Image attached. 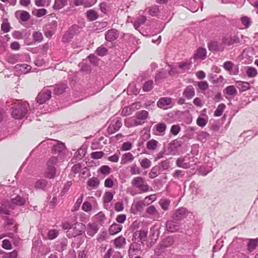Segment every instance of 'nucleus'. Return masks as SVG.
<instances>
[{
    "mask_svg": "<svg viewBox=\"0 0 258 258\" xmlns=\"http://www.w3.org/2000/svg\"><path fill=\"white\" fill-rule=\"evenodd\" d=\"M131 184L133 187L138 189L140 193L147 192L152 190L145 179L141 176L134 177L131 181Z\"/></svg>",
    "mask_w": 258,
    "mask_h": 258,
    "instance_id": "nucleus-1",
    "label": "nucleus"
},
{
    "mask_svg": "<svg viewBox=\"0 0 258 258\" xmlns=\"http://www.w3.org/2000/svg\"><path fill=\"white\" fill-rule=\"evenodd\" d=\"M27 103H22L19 102L18 104L13 108L12 115L15 119H20L25 117L27 112Z\"/></svg>",
    "mask_w": 258,
    "mask_h": 258,
    "instance_id": "nucleus-2",
    "label": "nucleus"
},
{
    "mask_svg": "<svg viewBox=\"0 0 258 258\" xmlns=\"http://www.w3.org/2000/svg\"><path fill=\"white\" fill-rule=\"evenodd\" d=\"M194 162L193 158L190 157L189 155H185L177 158L176 161V165L180 168L188 169L191 167V163Z\"/></svg>",
    "mask_w": 258,
    "mask_h": 258,
    "instance_id": "nucleus-3",
    "label": "nucleus"
},
{
    "mask_svg": "<svg viewBox=\"0 0 258 258\" xmlns=\"http://www.w3.org/2000/svg\"><path fill=\"white\" fill-rule=\"evenodd\" d=\"M222 43L227 46H230L234 44L239 43L240 40L238 37L234 34H228L222 38Z\"/></svg>",
    "mask_w": 258,
    "mask_h": 258,
    "instance_id": "nucleus-4",
    "label": "nucleus"
},
{
    "mask_svg": "<svg viewBox=\"0 0 258 258\" xmlns=\"http://www.w3.org/2000/svg\"><path fill=\"white\" fill-rule=\"evenodd\" d=\"M148 231L146 230H137L133 234V241L141 242L144 243L146 241Z\"/></svg>",
    "mask_w": 258,
    "mask_h": 258,
    "instance_id": "nucleus-5",
    "label": "nucleus"
},
{
    "mask_svg": "<svg viewBox=\"0 0 258 258\" xmlns=\"http://www.w3.org/2000/svg\"><path fill=\"white\" fill-rule=\"evenodd\" d=\"M51 97V92L49 90L41 91L36 97L37 102L39 104H42L49 100Z\"/></svg>",
    "mask_w": 258,
    "mask_h": 258,
    "instance_id": "nucleus-6",
    "label": "nucleus"
},
{
    "mask_svg": "<svg viewBox=\"0 0 258 258\" xmlns=\"http://www.w3.org/2000/svg\"><path fill=\"white\" fill-rule=\"evenodd\" d=\"M121 126L122 123L121 120L118 119H114L111 121L107 128V132L108 134H112L118 131Z\"/></svg>",
    "mask_w": 258,
    "mask_h": 258,
    "instance_id": "nucleus-7",
    "label": "nucleus"
},
{
    "mask_svg": "<svg viewBox=\"0 0 258 258\" xmlns=\"http://www.w3.org/2000/svg\"><path fill=\"white\" fill-rule=\"evenodd\" d=\"M66 150L64 144L57 142L55 145H53L52 151L53 153L58 154L59 158H61L64 156Z\"/></svg>",
    "mask_w": 258,
    "mask_h": 258,
    "instance_id": "nucleus-8",
    "label": "nucleus"
},
{
    "mask_svg": "<svg viewBox=\"0 0 258 258\" xmlns=\"http://www.w3.org/2000/svg\"><path fill=\"white\" fill-rule=\"evenodd\" d=\"M72 229L73 230V235L75 237L84 232L85 226L83 223L77 222L72 225Z\"/></svg>",
    "mask_w": 258,
    "mask_h": 258,
    "instance_id": "nucleus-9",
    "label": "nucleus"
},
{
    "mask_svg": "<svg viewBox=\"0 0 258 258\" xmlns=\"http://www.w3.org/2000/svg\"><path fill=\"white\" fill-rule=\"evenodd\" d=\"M187 216L186 210L184 208H180L177 209L173 215V219L174 221H180L185 218Z\"/></svg>",
    "mask_w": 258,
    "mask_h": 258,
    "instance_id": "nucleus-10",
    "label": "nucleus"
},
{
    "mask_svg": "<svg viewBox=\"0 0 258 258\" xmlns=\"http://www.w3.org/2000/svg\"><path fill=\"white\" fill-rule=\"evenodd\" d=\"M99 229L98 225L96 223H89L87 226V233L90 236L93 237Z\"/></svg>",
    "mask_w": 258,
    "mask_h": 258,
    "instance_id": "nucleus-11",
    "label": "nucleus"
},
{
    "mask_svg": "<svg viewBox=\"0 0 258 258\" xmlns=\"http://www.w3.org/2000/svg\"><path fill=\"white\" fill-rule=\"evenodd\" d=\"M183 96L187 99H192L195 95V90L192 85L187 86L183 90Z\"/></svg>",
    "mask_w": 258,
    "mask_h": 258,
    "instance_id": "nucleus-12",
    "label": "nucleus"
},
{
    "mask_svg": "<svg viewBox=\"0 0 258 258\" xmlns=\"http://www.w3.org/2000/svg\"><path fill=\"white\" fill-rule=\"evenodd\" d=\"M179 228V225L178 223L174 220L167 221L166 224V230L170 232H174L177 231Z\"/></svg>",
    "mask_w": 258,
    "mask_h": 258,
    "instance_id": "nucleus-13",
    "label": "nucleus"
},
{
    "mask_svg": "<svg viewBox=\"0 0 258 258\" xmlns=\"http://www.w3.org/2000/svg\"><path fill=\"white\" fill-rule=\"evenodd\" d=\"M119 35L118 32L115 29H111L108 31L105 34V39L111 42L116 40Z\"/></svg>",
    "mask_w": 258,
    "mask_h": 258,
    "instance_id": "nucleus-14",
    "label": "nucleus"
},
{
    "mask_svg": "<svg viewBox=\"0 0 258 258\" xmlns=\"http://www.w3.org/2000/svg\"><path fill=\"white\" fill-rule=\"evenodd\" d=\"M9 209H13L12 205H10V202L7 201L3 202L1 206H0V214L9 215Z\"/></svg>",
    "mask_w": 258,
    "mask_h": 258,
    "instance_id": "nucleus-15",
    "label": "nucleus"
},
{
    "mask_svg": "<svg viewBox=\"0 0 258 258\" xmlns=\"http://www.w3.org/2000/svg\"><path fill=\"white\" fill-rule=\"evenodd\" d=\"M171 103V99L169 97L161 98L157 102V106L159 108L166 109V107Z\"/></svg>",
    "mask_w": 258,
    "mask_h": 258,
    "instance_id": "nucleus-16",
    "label": "nucleus"
},
{
    "mask_svg": "<svg viewBox=\"0 0 258 258\" xmlns=\"http://www.w3.org/2000/svg\"><path fill=\"white\" fill-rule=\"evenodd\" d=\"M207 54L206 48L199 47L197 49L194 56V59H204Z\"/></svg>",
    "mask_w": 258,
    "mask_h": 258,
    "instance_id": "nucleus-17",
    "label": "nucleus"
},
{
    "mask_svg": "<svg viewBox=\"0 0 258 258\" xmlns=\"http://www.w3.org/2000/svg\"><path fill=\"white\" fill-rule=\"evenodd\" d=\"M26 202V200L19 196H17L15 198L12 199L10 205H12L13 209L15 206H22Z\"/></svg>",
    "mask_w": 258,
    "mask_h": 258,
    "instance_id": "nucleus-18",
    "label": "nucleus"
},
{
    "mask_svg": "<svg viewBox=\"0 0 258 258\" xmlns=\"http://www.w3.org/2000/svg\"><path fill=\"white\" fill-rule=\"evenodd\" d=\"M134 159L135 157L131 153H125L122 155L121 158L120 164L121 165L126 164L127 163L131 162L132 161H133L134 160Z\"/></svg>",
    "mask_w": 258,
    "mask_h": 258,
    "instance_id": "nucleus-19",
    "label": "nucleus"
},
{
    "mask_svg": "<svg viewBox=\"0 0 258 258\" xmlns=\"http://www.w3.org/2000/svg\"><path fill=\"white\" fill-rule=\"evenodd\" d=\"M114 246L117 248H122L126 244V240L122 236H119L113 240Z\"/></svg>",
    "mask_w": 258,
    "mask_h": 258,
    "instance_id": "nucleus-20",
    "label": "nucleus"
},
{
    "mask_svg": "<svg viewBox=\"0 0 258 258\" xmlns=\"http://www.w3.org/2000/svg\"><path fill=\"white\" fill-rule=\"evenodd\" d=\"M258 246V238L249 239L247 249L249 252H252Z\"/></svg>",
    "mask_w": 258,
    "mask_h": 258,
    "instance_id": "nucleus-21",
    "label": "nucleus"
},
{
    "mask_svg": "<svg viewBox=\"0 0 258 258\" xmlns=\"http://www.w3.org/2000/svg\"><path fill=\"white\" fill-rule=\"evenodd\" d=\"M208 47L210 50L218 51H222L224 49V47L222 44H219L216 41H213L209 43Z\"/></svg>",
    "mask_w": 258,
    "mask_h": 258,
    "instance_id": "nucleus-22",
    "label": "nucleus"
},
{
    "mask_svg": "<svg viewBox=\"0 0 258 258\" xmlns=\"http://www.w3.org/2000/svg\"><path fill=\"white\" fill-rule=\"evenodd\" d=\"M16 16L20 18L22 21H27L30 17L28 12L25 11H18L15 13Z\"/></svg>",
    "mask_w": 258,
    "mask_h": 258,
    "instance_id": "nucleus-23",
    "label": "nucleus"
},
{
    "mask_svg": "<svg viewBox=\"0 0 258 258\" xmlns=\"http://www.w3.org/2000/svg\"><path fill=\"white\" fill-rule=\"evenodd\" d=\"M234 66V64L231 61H226L223 64V68L226 71L229 72L230 74L236 75L238 73V70L232 73Z\"/></svg>",
    "mask_w": 258,
    "mask_h": 258,
    "instance_id": "nucleus-24",
    "label": "nucleus"
},
{
    "mask_svg": "<svg viewBox=\"0 0 258 258\" xmlns=\"http://www.w3.org/2000/svg\"><path fill=\"white\" fill-rule=\"evenodd\" d=\"M174 239L172 236H167L164 238L160 242L166 248L171 247L174 243Z\"/></svg>",
    "mask_w": 258,
    "mask_h": 258,
    "instance_id": "nucleus-25",
    "label": "nucleus"
},
{
    "mask_svg": "<svg viewBox=\"0 0 258 258\" xmlns=\"http://www.w3.org/2000/svg\"><path fill=\"white\" fill-rule=\"evenodd\" d=\"M129 247L128 253L138 252L141 250V244L138 241H133Z\"/></svg>",
    "mask_w": 258,
    "mask_h": 258,
    "instance_id": "nucleus-26",
    "label": "nucleus"
},
{
    "mask_svg": "<svg viewBox=\"0 0 258 258\" xmlns=\"http://www.w3.org/2000/svg\"><path fill=\"white\" fill-rule=\"evenodd\" d=\"M122 228V225L114 223L112 224L109 229V233L110 235H114L119 232Z\"/></svg>",
    "mask_w": 258,
    "mask_h": 258,
    "instance_id": "nucleus-27",
    "label": "nucleus"
},
{
    "mask_svg": "<svg viewBox=\"0 0 258 258\" xmlns=\"http://www.w3.org/2000/svg\"><path fill=\"white\" fill-rule=\"evenodd\" d=\"M237 87L240 92H244L250 88V84L246 82L236 81Z\"/></svg>",
    "mask_w": 258,
    "mask_h": 258,
    "instance_id": "nucleus-28",
    "label": "nucleus"
},
{
    "mask_svg": "<svg viewBox=\"0 0 258 258\" xmlns=\"http://www.w3.org/2000/svg\"><path fill=\"white\" fill-rule=\"evenodd\" d=\"M191 62L187 61L181 62L178 63V68L180 73H184L190 69Z\"/></svg>",
    "mask_w": 258,
    "mask_h": 258,
    "instance_id": "nucleus-29",
    "label": "nucleus"
},
{
    "mask_svg": "<svg viewBox=\"0 0 258 258\" xmlns=\"http://www.w3.org/2000/svg\"><path fill=\"white\" fill-rule=\"evenodd\" d=\"M167 125L165 123H159L155 125L157 135L159 136H164L165 134Z\"/></svg>",
    "mask_w": 258,
    "mask_h": 258,
    "instance_id": "nucleus-30",
    "label": "nucleus"
},
{
    "mask_svg": "<svg viewBox=\"0 0 258 258\" xmlns=\"http://www.w3.org/2000/svg\"><path fill=\"white\" fill-rule=\"evenodd\" d=\"M56 169L54 166H47L46 176L49 178H53L56 175Z\"/></svg>",
    "mask_w": 258,
    "mask_h": 258,
    "instance_id": "nucleus-31",
    "label": "nucleus"
},
{
    "mask_svg": "<svg viewBox=\"0 0 258 258\" xmlns=\"http://www.w3.org/2000/svg\"><path fill=\"white\" fill-rule=\"evenodd\" d=\"M68 0H55L53 8L55 10H60L67 5Z\"/></svg>",
    "mask_w": 258,
    "mask_h": 258,
    "instance_id": "nucleus-32",
    "label": "nucleus"
},
{
    "mask_svg": "<svg viewBox=\"0 0 258 258\" xmlns=\"http://www.w3.org/2000/svg\"><path fill=\"white\" fill-rule=\"evenodd\" d=\"M166 249L160 242L154 249L155 254L157 256H161L166 252Z\"/></svg>",
    "mask_w": 258,
    "mask_h": 258,
    "instance_id": "nucleus-33",
    "label": "nucleus"
},
{
    "mask_svg": "<svg viewBox=\"0 0 258 258\" xmlns=\"http://www.w3.org/2000/svg\"><path fill=\"white\" fill-rule=\"evenodd\" d=\"M67 88L66 84H62L56 85L54 89V93L56 95L62 94Z\"/></svg>",
    "mask_w": 258,
    "mask_h": 258,
    "instance_id": "nucleus-34",
    "label": "nucleus"
},
{
    "mask_svg": "<svg viewBox=\"0 0 258 258\" xmlns=\"http://www.w3.org/2000/svg\"><path fill=\"white\" fill-rule=\"evenodd\" d=\"M212 170V167L211 166H202L199 168V172L200 174L205 176Z\"/></svg>",
    "mask_w": 258,
    "mask_h": 258,
    "instance_id": "nucleus-35",
    "label": "nucleus"
},
{
    "mask_svg": "<svg viewBox=\"0 0 258 258\" xmlns=\"http://www.w3.org/2000/svg\"><path fill=\"white\" fill-rule=\"evenodd\" d=\"M99 184V181L97 177H92L87 182V184L89 186L93 188H96Z\"/></svg>",
    "mask_w": 258,
    "mask_h": 258,
    "instance_id": "nucleus-36",
    "label": "nucleus"
},
{
    "mask_svg": "<svg viewBox=\"0 0 258 258\" xmlns=\"http://www.w3.org/2000/svg\"><path fill=\"white\" fill-rule=\"evenodd\" d=\"M146 211L147 214L150 215L154 216L155 217H159L158 211L157 210L156 208L153 205L148 207L146 209Z\"/></svg>",
    "mask_w": 258,
    "mask_h": 258,
    "instance_id": "nucleus-37",
    "label": "nucleus"
},
{
    "mask_svg": "<svg viewBox=\"0 0 258 258\" xmlns=\"http://www.w3.org/2000/svg\"><path fill=\"white\" fill-rule=\"evenodd\" d=\"M16 68L19 71H20L22 73L26 74L28 73L31 69V67L26 64H17L16 66Z\"/></svg>",
    "mask_w": 258,
    "mask_h": 258,
    "instance_id": "nucleus-38",
    "label": "nucleus"
},
{
    "mask_svg": "<svg viewBox=\"0 0 258 258\" xmlns=\"http://www.w3.org/2000/svg\"><path fill=\"white\" fill-rule=\"evenodd\" d=\"M88 2H90L91 4L89 5V6H91L94 4L96 2V1L95 0H74V4L76 6H79L81 5H85L87 6L86 3Z\"/></svg>",
    "mask_w": 258,
    "mask_h": 258,
    "instance_id": "nucleus-39",
    "label": "nucleus"
},
{
    "mask_svg": "<svg viewBox=\"0 0 258 258\" xmlns=\"http://www.w3.org/2000/svg\"><path fill=\"white\" fill-rule=\"evenodd\" d=\"M242 24L244 26V28H248L251 24V19L247 16H242L240 19Z\"/></svg>",
    "mask_w": 258,
    "mask_h": 258,
    "instance_id": "nucleus-40",
    "label": "nucleus"
},
{
    "mask_svg": "<svg viewBox=\"0 0 258 258\" xmlns=\"http://www.w3.org/2000/svg\"><path fill=\"white\" fill-rule=\"evenodd\" d=\"M140 165L143 169H147L151 167L152 162L148 158H144L139 160Z\"/></svg>",
    "mask_w": 258,
    "mask_h": 258,
    "instance_id": "nucleus-41",
    "label": "nucleus"
},
{
    "mask_svg": "<svg viewBox=\"0 0 258 258\" xmlns=\"http://www.w3.org/2000/svg\"><path fill=\"white\" fill-rule=\"evenodd\" d=\"M72 30H68L64 34L62 38V41L63 42H70L72 39L73 38V35H72Z\"/></svg>",
    "mask_w": 258,
    "mask_h": 258,
    "instance_id": "nucleus-42",
    "label": "nucleus"
},
{
    "mask_svg": "<svg viewBox=\"0 0 258 258\" xmlns=\"http://www.w3.org/2000/svg\"><path fill=\"white\" fill-rule=\"evenodd\" d=\"M47 184V182L45 179H40L37 180L35 184V187L39 189H44Z\"/></svg>",
    "mask_w": 258,
    "mask_h": 258,
    "instance_id": "nucleus-43",
    "label": "nucleus"
},
{
    "mask_svg": "<svg viewBox=\"0 0 258 258\" xmlns=\"http://www.w3.org/2000/svg\"><path fill=\"white\" fill-rule=\"evenodd\" d=\"M157 199V196L155 194L151 195L149 196H147L143 200L146 206L149 205L153 202H154Z\"/></svg>",
    "mask_w": 258,
    "mask_h": 258,
    "instance_id": "nucleus-44",
    "label": "nucleus"
},
{
    "mask_svg": "<svg viewBox=\"0 0 258 258\" xmlns=\"http://www.w3.org/2000/svg\"><path fill=\"white\" fill-rule=\"evenodd\" d=\"M105 219V215L102 212H99L94 216V219L95 221V223H98L101 224Z\"/></svg>",
    "mask_w": 258,
    "mask_h": 258,
    "instance_id": "nucleus-45",
    "label": "nucleus"
},
{
    "mask_svg": "<svg viewBox=\"0 0 258 258\" xmlns=\"http://www.w3.org/2000/svg\"><path fill=\"white\" fill-rule=\"evenodd\" d=\"M130 172L132 175L140 174L141 171L140 167L134 163L130 166Z\"/></svg>",
    "mask_w": 258,
    "mask_h": 258,
    "instance_id": "nucleus-46",
    "label": "nucleus"
},
{
    "mask_svg": "<svg viewBox=\"0 0 258 258\" xmlns=\"http://www.w3.org/2000/svg\"><path fill=\"white\" fill-rule=\"evenodd\" d=\"M158 142L155 140L149 141L147 143V148L150 150L156 149Z\"/></svg>",
    "mask_w": 258,
    "mask_h": 258,
    "instance_id": "nucleus-47",
    "label": "nucleus"
},
{
    "mask_svg": "<svg viewBox=\"0 0 258 258\" xmlns=\"http://www.w3.org/2000/svg\"><path fill=\"white\" fill-rule=\"evenodd\" d=\"M225 90L226 93L230 96H234L237 93V90L235 87L232 85L227 87Z\"/></svg>",
    "mask_w": 258,
    "mask_h": 258,
    "instance_id": "nucleus-48",
    "label": "nucleus"
},
{
    "mask_svg": "<svg viewBox=\"0 0 258 258\" xmlns=\"http://www.w3.org/2000/svg\"><path fill=\"white\" fill-rule=\"evenodd\" d=\"M209 136V134L206 132L202 131L199 133L197 139L198 140L204 142H205Z\"/></svg>",
    "mask_w": 258,
    "mask_h": 258,
    "instance_id": "nucleus-49",
    "label": "nucleus"
},
{
    "mask_svg": "<svg viewBox=\"0 0 258 258\" xmlns=\"http://www.w3.org/2000/svg\"><path fill=\"white\" fill-rule=\"evenodd\" d=\"M153 82L152 80L147 81L145 82L143 86V90L144 92H149L153 89Z\"/></svg>",
    "mask_w": 258,
    "mask_h": 258,
    "instance_id": "nucleus-50",
    "label": "nucleus"
},
{
    "mask_svg": "<svg viewBox=\"0 0 258 258\" xmlns=\"http://www.w3.org/2000/svg\"><path fill=\"white\" fill-rule=\"evenodd\" d=\"M146 20V18L145 16H142L137 20L134 24V26L136 29H138L141 25L144 24Z\"/></svg>",
    "mask_w": 258,
    "mask_h": 258,
    "instance_id": "nucleus-51",
    "label": "nucleus"
},
{
    "mask_svg": "<svg viewBox=\"0 0 258 258\" xmlns=\"http://www.w3.org/2000/svg\"><path fill=\"white\" fill-rule=\"evenodd\" d=\"M159 203L162 209L166 211L168 209L170 201L167 199H162L159 201Z\"/></svg>",
    "mask_w": 258,
    "mask_h": 258,
    "instance_id": "nucleus-52",
    "label": "nucleus"
},
{
    "mask_svg": "<svg viewBox=\"0 0 258 258\" xmlns=\"http://www.w3.org/2000/svg\"><path fill=\"white\" fill-rule=\"evenodd\" d=\"M225 107H226V106L224 104L222 103V104H219L214 112V115L215 116H221L222 114L223 111H224V109L225 108Z\"/></svg>",
    "mask_w": 258,
    "mask_h": 258,
    "instance_id": "nucleus-53",
    "label": "nucleus"
},
{
    "mask_svg": "<svg viewBox=\"0 0 258 258\" xmlns=\"http://www.w3.org/2000/svg\"><path fill=\"white\" fill-rule=\"evenodd\" d=\"M136 117L139 119H145L148 117V112L146 110H142L136 113Z\"/></svg>",
    "mask_w": 258,
    "mask_h": 258,
    "instance_id": "nucleus-54",
    "label": "nucleus"
},
{
    "mask_svg": "<svg viewBox=\"0 0 258 258\" xmlns=\"http://www.w3.org/2000/svg\"><path fill=\"white\" fill-rule=\"evenodd\" d=\"M111 171V168L107 165H103L98 169V172L101 174L107 175H108Z\"/></svg>",
    "mask_w": 258,
    "mask_h": 258,
    "instance_id": "nucleus-55",
    "label": "nucleus"
},
{
    "mask_svg": "<svg viewBox=\"0 0 258 258\" xmlns=\"http://www.w3.org/2000/svg\"><path fill=\"white\" fill-rule=\"evenodd\" d=\"M189 188L191 193L195 195L199 194L201 191L200 189H199L198 185L195 182H192L190 183L189 185Z\"/></svg>",
    "mask_w": 258,
    "mask_h": 258,
    "instance_id": "nucleus-56",
    "label": "nucleus"
},
{
    "mask_svg": "<svg viewBox=\"0 0 258 258\" xmlns=\"http://www.w3.org/2000/svg\"><path fill=\"white\" fill-rule=\"evenodd\" d=\"M87 18L91 21H93L97 18V13L92 10H90L87 12Z\"/></svg>",
    "mask_w": 258,
    "mask_h": 258,
    "instance_id": "nucleus-57",
    "label": "nucleus"
},
{
    "mask_svg": "<svg viewBox=\"0 0 258 258\" xmlns=\"http://www.w3.org/2000/svg\"><path fill=\"white\" fill-rule=\"evenodd\" d=\"M159 167L157 166H154L153 167L152 169L151 170V171L149 173V176L150 178L153 179L156 177L158 174L159 172Z\"/></svg>",
    "mask_w": 258,
    "mask_h": 258,
    "instance_id": "nucleus-58",
    "label": "nucleus"
},
{
    "mask_svg": "<svg viewBox=\"0 0 258 258\" xmlns=\"http://www.w3.org/2000/svg\"><path fill=\"white\" fill-rule=\"evenodd\" d=\"M104 155V153L103 152L97 151L91 153L90 154V157L92 159H101Z\"/></svg>",
    "mask_w": 258,
    "mask_h": 258,
    "instance_id": "nucleus-59",
    "label": "nucleus"
},
{
    "mask_svg": "<svg viewBox=\"0 0 258 258\" xmlns=\"http://www.w3.org/2000/svg\"><path fill=\"white\" fill-rule=\"evenodd\" d=\"M58 234V231L56 229H51L48 231V238L52 240L55 238Z\"/></svg>",
    "mask_w": 258,
    "mask_h": 258,
    "instance_id": "nucleus-60",
    "label": "nucleus"
},
{
    "mask_svg": "<svg viewBox=\"0 0 258 258\" xmlns=\"http://www.w3.org/2000/svg\"><path fill=\"white\" fill-rule=\"evenodd\" d=\"M113 194L112 192L107 191L106 192L103 197V202L105 203H108L110 202L113 199Z\"/></svg>",
    "mask_w": 258,
    "mask_h": 258,
    "instance_id": "nucleus-61",
    "label": "nucleus"
},
{
    "mask_svg": "<svg viewBox=\"0 0 258 258\" xmlns=\"http://www.w3.org/2000/svg\"><path fill=\"white\" fill-rule=\"evenodd\" d=\"M58 157H51L47 162V166H54L56 164L58 160Z\"/></svg>",
    "mask_w": 258,
    "mask_h": 258,
    "instance_id": "nucleus-62",
    "label": "nucleus"
},
{
    "mask_svg": "<svg viewBox=\"0 0 258 258\" xmlns=\"http://www.w3.org/2000/svg\"><path fill=\"white\" fill-rule=\"evenodd\" d=\"M246 74L249 77L252 78L257 75V71L254 68L249 67L246 71Z\"/></svg>",
    "mask_w": 258,
    "mask_h": 258,
    "instance_id": "nucleus-63",
    "label": "nucleus"
},
{
    "mask_svg": "<svg viewBox=\"0 0 258 258\" xmlns=\"http://www.w3.org/2000/svg\"><path fill=\"white\" fill-rule=\"evenodd\" d=\"M1 30L4 33H7L10 31V24L7 20L4 21L2 24Z\"/></svg>",
    "mask_w": 258,
    "mask_h": 258,
    "instance_id": "nucleus-64",
    "label": "nucleus"
}]
</instances>
